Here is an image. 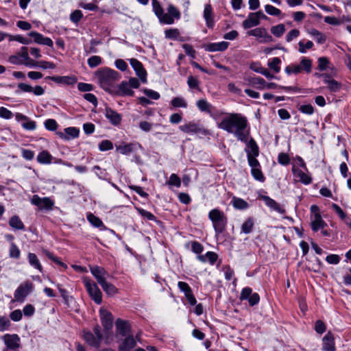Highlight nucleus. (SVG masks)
I'll return each instance as SVG.
<instances>
[{
	"instance_id": "864d4df0",
	"label": "nucleus",
	"mask_w": 351,
	"mask_h": 351,
	"mask_svg": "<svg viewBox=\"0 0 351 351\" xmlns=\"http://www.w3.org/2000/svg\"><path fill=\"white\" fill-rule=\"evenodd\" d=\"M113 148V144L110 141L104 140L99 145V149L100 151H108Z\"/></svg>"
},
{
	"instance_id": "3c124183",
	"label": "nucleus",
	"mask_w": 351,
	"mask_h": 351,
	"mask_svg": "<svg viewBox=\"0 0 351 351\" xmlns=\"http://www.w3.org/2000/svg\"><path fill=\"white\" fill-rule=\"evenodd\" d=\"M161 23L165 24H173L174 23V19L168 12L162 13V15L158 17Z\"/></svg>"
},
{
	"instance_id": "423d86ee",
	"label": "nucleus",
	"mask_w": 351,
	"mask_h": 351,
	"mask_svg": "<svg viewBox=\"0 0 351 351\" xmlns=\"http://www.w3.org/2000/svg\"><path fill=\"white\" fill-rule=\"evenodd\" d=\"M84 283L91 298L95 303L100 304L102 301V293L97 285L87 278L84 279Z\"/></svg>"
},
{
	"instance_id": "f257e3e1",
	"label": "nucleus",
	"mask_w": 351,
	"mask_h": 351,
	"mask_svg": "<svg viewBox=\"0 0 351 351\" xmlns=\"http://www.w3.org/2000/svg\"><path fill=\"white\" fill-rule=\"evenodd\" d=\"M218 127L228 133H232L237 138L247 143L250 132L246 130L247 120L245 117L239 113H231L223 118Z\"/></svg>"
},
{
	"instance_id": "58836bf2",
	"label": "nucleus",
	"mask_w": 351,
	"mask_h": 351,
	"mask_svg": "<svg viewBox=\"0 0 351 351\" xmlns=\"http://www.w3.org/2000/svg\"><path fill=\"white\" fill-rule=\"evenodd\" d=\"M187 84L191 89H199V81L197 77L191 75L188 77Z\"/></svg>"
},
{
	"instance_id": "20e7f679",
	"label": "nucleus",
	"mask_w": 351,
	"mask_h": 351,
	"mask_svg": "<svg viewBox=\"0 0 351 351\" xmlns=\"http://www.w3.org/2000/svg\"><path fill=\"white\" fill-rule=\"evenodd\" d=\"M82 337L90 346L98 348L102 340L99 326L98 325L95 326L93 328V332L84 330Z\"/></svg>"
},
{
	"instance_id": "393cba45",
	"label": "nucleus",
	"mask_w": 351,
	"mask_h": 351,
	"mask_svg": "<svg viewBox=\"0 0 351 351\" xmlns=\"http://www.w3.org/2000/svg\"><path fill=\"white\" fill-rule=\"evenodd\" d=\"M326 223L322 219L319 215H315L314 220L311 222V228L314 232L323 229L326 226Z\"/></svg>"
},
{
	"instance_id": "a19ab883",
	"label": "nucleus",
	"mask_w": 351,
	"mask_h": 351,
	"mask_svg": "<svg viewBox=\"0 0 351 351\" xmlns=\"http://www.w3.org/2000/svg\"><path fill=\"white\" fill-rule=\"evenodd\" d=\"M171 105L175 108H186L187 107V103L186 101L180 97H174L171 101Z\"/></svg>"
},
{
	"instance_id": "0eeeda50",
	"label": "nucleus",
	"mask_w": 351,
	"mask_h": 351,
	"mask_svg": "<svg viewBox=\"0 0 351 351\" xmlns=\"http://www.w3.org/2000/svg\"><path fill=\"white\" fill-rule=\"evenodd\" d=\"M31 203L38 206L40 209L45 208L47 210L52 209L54 204L53 202L49 197L41 198L37 195L32 196Z\"/></svg>"
},
{
	"instance_id": "b1692460",
	"label": "nucleus",
	"mask_w": 351,
	"mask_h": 351,
	"mask_svg": "<svg viewBox=\"0 0 351 351\" xmlns=\"http://www.w3.org/2000/svg\"><path fill=\"white\" fill-rule=\"evenodd\" d=\"M136 345V341L132 336H129L125 339L123 343L119 347V351H130Z\"/></svg>"
},
{
	"instance_id": "69168bd1",
	"label": "nucleus",
	"mask_w": 351,
	"mask_h": 351,
	"mask_svg": "<svg viewBox=\"0 0 351 351\" xmlns=\"http://www.w3.org/2000/svg\"><path fill=\"white\" fill-rule=\"evenodd\" d=\"M299 110L304 114H312L314 112V108L311 104H305L300 106Z\"/></svg>"
},
{
	"instance_id": "2eb2a0df",
	"label": "nucleus",
	"mask_w": 351,
	"mask_h": 351,
	"mask_svg": "<svg viewBox=\"0 0 351 351\" xmlns=\"http://www.w3.org/2000/svg\"><path fill=\"white\" fill-rule=\"evenodd\" d=\"M90 270L99 285L106 280L105 276L107 272L104 268L99 266H91Z\"/></svg>"
},
{
	"instance_id": "e433bc0d",
	"label": "nucleus",
	"mask_w": 351,
	"mask_h": 351,
	"mask_svg": "<svg viewBox=\"0 0 351 351\" xmlns=\"http://www.w3.org/2000/svg\"><path fill=\"white\" fill-rule=\"evenodd\" d=\"M87 219L93 226L96 228L104 226L102 221L92 213H88L87 215Z\"/></svg>"
},
{
	"instance_id": "4be33fe9",
	"label": "nucleus",
	"mask_w": 351,
	"mask_h": 351,
	"mask_svg": "<svg viewBox=\"0 0 351 351\" xmlns=\"http://www.w3.org/2000/svg\"><path fill=\"white\" fill-rule=\"evenodd\" d=\"M248 84L258 89L265 88L266 81L259 77H250L246 79Z\"/></svg>"
},
{
	"instance_id": "bf43d9fd",
	"label": "nucleus",
	"mask_w": 351,
	"mask_h": 351,
	"mask_svg": "<svg viewBox=\"0 0 351 351\" xmlns=\"http://www.w3.org/2000/svg\"><path fill=\"white\" fill-rule=\"evenodd\" d=\"M298 45H299V51L302 53H306V49H310L313 47V43L311 40H308L305 44L303 42L300 41L298 43Z\"/></svg>"
},
{
	"instance_id": "9d476101",
	"label": "nucleus",
	"mask_w": 351,
	"mask_h": 351,
	"mask_svg": "<svg viewBox=\"0 0 351 351\" xmlns=\"http://www.w3.org/2000/svg\"><path fill=\"white\" fill-rule=\"evenodd\" d=\"M99 313L101 324L105 330H109L112 329L113 326V316L112 313L106 309H100Z\"/></svg>"
},
{
	"instance_id": "de8ad7c7",
	"label": "nucleus",
	"mask_w": 351,
	"mask_h": 351,
	"mask_svg": "<svg viewBox=\"0 0 351 351\" xmlns=\"http://www.w3.org/2000/svg\"><path fill=\"white\" fill-rule=\"evenodd\" d=\"M44 253L49 259H51L52 261H53L56 264L64 267L65 269L67 268V266L66 264L62 263L58 257L53 256V254L52 253H51L50 252H49L47 250H45Z\"/></svg>"
},
{
	"instance_id": "ea45409f",
	"label": "nucleus",
	"mask_w": 351,
	"mask_h": 351,
	"mask_svg": "<svg viewBox=\"0 0 351 351\" xmlns=\"http://www.w3.org/2000/svg\"><path fill=\"white\" fill-rule=\"evenodd\" d=\"M309 33L315 38L318 43L322 44L326 41V36L318 30L313 29Z\"/></svg>"
},
{
	"instance_id": "6ab92c4d",
	"label": "nucleus",
	"mask_w": 351,
	"mask_h": 351,
	"mask_svg": "<svg viewBox=\"0 0 351 351\" xmlns=\"http://www.w3.org/2000/svg\"><path fill=\"white\" fill-rule=\"evenodd\" d=\"M204 18L206 21L207 27L208 28H212L214 26L215 21L213 19V12L211 5H205L204 10Z\"/></svg>"
},
{
	"instance_id": "603ef678",
	"label": "nucleus",
	"mask_w": 351,
	"mask_h": 351,
	"mask_svg": "<svg viewBox=\"0 0 351 351\" xmlns=\"http://www.w3.org/2000/svg\"><path fill=\"white\" fill-rule=\"evenodd\" d=\"M165 37L169 39H176L180 35L178 29H169L165 32Z\"/></svg>"
},
{
	"instance_id": "a18cd8bd",
	"label": "nucleus",
	"mask_w": 351,
	"mask_h": 351,
	"mask_svg": "<svg viewBox=\"0 0 351 351\" xmlns=\"http://www.w3.org/2000/svg\"><path fill=\"white\" fill-rule=\"evenodd\" d=\"M45 127L49 131H55L58 128V123L55 119H48L45 121Z\"/></svg>"
},
{
	"instance_id": "7ed1b4c3",
	"label": "nucleus",
	"mask_w": 351,
	"mask_h": 351,
	"mask_svg": "<svg viewBox=\"0 0 351 351\" xmlns=\"http://www.w3.org/2000/svg\"><path fill=\"white\" fill-rule=\"evenodd\" d=\"M208 218L212 221L214 230L217 234L225 230L228 219L223 211L218 208L213 209L208 213Z\"/></svg>"
},
{
	"instance_id": "bb28decb",
	"label": "nucleus",
	"mask_w": 351,
	"mask_h": 351,
	"mask_svg": "<svg viewBox=\"0 0 351 351\" xmlns=\"http://www.w3.org/2000/svg\"><path fill=\"white\" fill-rule=\"evenodd\" d=\"M293 174L300 178V180L305 184H309L311 183L312 182V179L311 178L308 176L306 173H305L304 172H303L302 170L300 169H295V168H293Z\"/></svg>"
},
{
	"instance_id": "6e6552de",
	"label": "nucleus",
	"mask_w": 351,
	"mask_h": 351,
	"mask_svg": "<svg viewBox=\"0 0 351 351\" xmlns=\"http://www.w3.org/2000/svg\"><path fill=\"white\" fill-rule=\"evenodd\" d=\"M180 130L184 133L187 134H198L205 133V130L203 126L199 123L195 122H189L179 127Z\"/></svg>"
},
{
	"instance_id": "f03ea898",
	"label": "nucleus",
	"mask_w": 351,
	"mask_h": 351,
	"mask_svg": "<svg viewBox=\"0 0 351 351\" xmlns=\"http://www.w3.org/2000/svg\"><path fill=\"white\" fill-rule=\"evenodd\" d=\"M95 75L100 86L104 90L110 94L114 91V84L120 78L117 71L109 68H104L99 69Z\"/></svg>"
},
{
	"instance_id": "39448f33",
	"label": "nucleus",
	"mask_w": 351,
	"mask_h": 351,
	"mask_svg": "<svg viewBox=\"0 0 351 351\" xmlns=\"http://www.w3.org/2000/svg\"><path fill=\"white\" fill-rule=\"evenodd\" d=\"M34 285L29 280L21 284L14 292V300L19 302H23L27 295L32 292Z\"/></svg>"
},
{
	"instance_id": "49530a36",
	"label": "nucleus",
	"mask_w": 351,
	"mask_h": 351,
	"mask_svg": "<svg viewBox=\"0 0 351 351\" xmlns=\"http://www.w3.org/2000/svg\"><path fill=\"white\" fill-rule=\"evenodd\" d=\"M21 252L16 245L12 243L10 245L9 255L11 258H19L20 257Z\"/></svg>"
},
{
	"instance_id": "473e14b6",
	"label": "nucleus",
	"mask_w": 351,
	"mask_h": 351,
	"mask_svg": "<svg viewBox=\"0 0 351 351\" xmlns=\"http://www.w3.org/2000/svg\"><path fill=\"white\" fill-rule=\"evenodd\" d=\"M117 150L122 154L128 155L134 150V145L132 143L122 144L117 146Z\"/></svg>"
},
{
	"instance_id": "4468645a",
	"label": "nucleus",
	"mask_w": 351,
	"mask_h": 351,
	"mask_svg": "<svg viewBox=\"0 0 351 351\" xmlns=\"http://www.w3.org/2000/svg\"><path fill=\"white\" fill-rule=\"evenodd\" d=\"M322 350L324 351H335V339L333 335L328 332L322 339Z\"/></svg>"
},
{
	"instance_id": "5701e85b",
	"label": "nucleus",
	"mask_w": 351,
	"mask_h": 351,
	"mask_svg": "<svg viewBox=\"0 0 351 351\" xmlns=\"http://www.w3.org/2000/svg\"><path fill=\"white\" fill-rule=\"evenodd\" d=\"M48 78L56 83L64 84H73L77 82L76 78L72 76H51Z\"/></svg>"
},
{
	"instance_id": "680f3d73",
	"label": "nucleus",
	"mask_w": 351,
	"mask_h": 351,
	"mask_svg": "<svg viewBox=\"0 0 351 351\" xmlns=\"http://www.w3.org/2000/svg\"><path fill=\"white\" fill-rule=\"evenodd\" d=\"M167 11L173 19H179L180 18L181 14L174 5H169L167 8Z\"/></svg>"
},
{
	"instance_id": "aec40b11",
	"label": "nucleus",
	"mask_w": 351,
	"mask_h": 351,
	"mask_svg": "<svg viewBox=\"0 0 351 351\" xmlns=\"http://www.w3.org/2000/svg\"><path fill=\"white\" fill-rule=\"evenodd\" d=\"M115 324L118 333L122 336H126L130 328L129 322L117 319Z\"/></svg>"
},
{
	"instance_id": "f704fd0d",
	"label": "nucleus",
	"mask_w": 351,
	"mask_h": 351,
	"mask_svg": "<svg viewBox=\"0 0 351 351\" xmlns=\"http://www.w3.org/2000/svg\"><path fill=\"white\" fill-rule=\"evenodd\" d=\"M254 225L253 218L249 217L241 226V231L245 234H249L252 231Z\"/></svg>"
},
{
	"instance_id": "c9c22d12",
	"label": "nucleus",
	"mask_w": 351,
	"mask_h": 351,
	"mask_svg": "<svg viewBox=\"0 0 351 351\" xmlns=\"http://www.w3.org/2000/svg\"><path fill=\"white\" fill-rule=\"evenodd\" d=\"M280 63L281 60L279 58H273L268 61L267 65L271 69L274 70L275 73H278L280 71Z\"/></svg>"
},
{
	"instance_id": "dca6fc26",
	"label": "nucleus",
	"mask_w": 351,
	"mask_h": 351,
	"mask_svg": "<svg viewBox=\"0 0 351 351\" xmlns=\"http://www.w3.org/2000/svg\"><path fill=\"white\" fill-rule=\"evenodd\" d=\"M105 115L110 122L114 125H117L121 123V116L110 108H106Z\"/></svg>"
},
{
	"instance_id": "a211bd4d",
	"label": "nucleus",
	"mask_w": 351,
	"mask_h": 351,
	"mask_svg": "<svg viewBox=\"0 0 351 351\" xmlns=\"http://www.w3.org/2000/svg\"><path fill=\"white\" fill-rule=\"evenodd\" d=\"M324 78V82L328 84V88L331 92H337L341 88V84L336 80L331 79L327 74L322 73L319 75Z\"/></svg>"
},
{
	"instance_id": "c85d7f7f",
	"label": "nucleus",
	"mask_w": 351,
	"mask_h": 351,
	"mask_svg": "<svg viewBox=\"0 0 351 351\" xmlns=\"http://www.w3.org/2000/svg\"><path fill=\"white\" fill-rule=\"evenodd\" d=\"M9 225L15 230H25V226L19 216L14 215L10 219Z\"/></svg>"
},
{
	"instance_id": "ddd939ff",
	"label": "nucleus",
	"mask_w": 351,
	"mask_h": 351,
	"mask_svg": "<svg viewBox=\"0 0 351 351\" xmlns=\"http://www.w3.org/2000/svg\"><path fill=\"white\" fill-rule=\"evenodd\" d=\"M28 35L33 38L34 42L38 44L53 47V43L50 38L44 37L41 34L37 32H31Z\"/></svg>"
},
{
	"instance_id": "0e129e2a",
	"label": "nucleus",
	"mask_w": 351,
	"mask_h": 351,
	"mask_svg": "<svg viewBox=\"0 0 351 351\" xmlns=\"http://www.w3.org/2000/svg\"><path fill=\"white\" fill-rule=\"evenodd\" d=\"M36 66L42 68L43 69H53L56 67L55 64L47 61H38L36 62Z\"/></svg>"
},
{
	"instance_id": "c03bdc74",
	"label": "nucleus",
	"mask_w": 351,
	"mask_h": 351,
	"mask_svg": "<svg viewBox=\"0 0 351 351\" xmlns=\"http://www.w3.org/2000/svg\"><path fill=\"white\" fill-rule=\"evenodd\" d=\"M251 173H252V176L256 180H258L260 182L265 181V177L263 176L261 170L259 169V167H256V168L252 169Z\"/></svg>"
},
{
	"instance_id": "4c0bfd02",
	"label": "nucleus",
	"mask_w": 351,
	"mask_h": 351,
	"mask_svg": "<svg viewBox=\"0 0 351 351\" xmlns=\"http://www.w3.org/2000/svg\"><path fill=\"white\" fill-rule=\"evenodd\" d=\"M271 32L276 37H281L285 32V26L284 24H279L276 26H273L271 28Z\"/></svg>"
},
{
	"instance_id": "a878e982",
	"label": "nucleus",
	"mask_w": 351,
	"mask_h": 351,
	"mask_svg": "<svg viewBox=\"0 0 351 351\" xmlns=\"http://www.w3.org/2000/svg\"><path fill=\"white\" fill-rule=\"evenodd\" d=\"M247 143H248V149L245 150L247 152V156L248 154L251 155V156H258L259 154V149L256 141L253 138H251L250 141H247Z\"/></svg>"
},
{
	"instance_id": "9b49d317",
	"label": "nucleus",
	"mask_w": 351,
	"mask_h": 351,
	"mask_svg": "<svg viewBox=\"0 0 351 351\" xmlns=\"http://www.w3.org/2000/svg\"><path fill=\"white\" fill-rule=\"evenodd\" d=\"M130 63L132 68L136 71V75L139 77L143 82H146L147 72L143 68L142 63L137 59L131 58L130 59Z\"/></svg>"
},
{
	"instance_id": "1a4fd4ad",
	"label": "nucleus",
	"mask_w": 351,
	"mask_h": 351,
	"mask_svg": "<svg viewBox=\"0 0 351 351\" xmlns=\"http://www.w3.org/2000/svg\"><path fill=\"white\" fill-rule=\"evenodd\" d=\"M3 339L7 348L10 350H16L20 348L21 339L16 334H5Z\"/></svg>"
},
{
	"instance_id": "6e6d98bb",
	"label": "nucleus",
	"mask_w": 351,
	"mask_h": 351,
	"mask_svg": "<svg viewBox=\"0 0 351 351\" xmlns=\"http://www.w3.org/2000/svg\"><path fill=\"white\" fill-rule=\"evenodd\" d=\"M83 14L81 10H76L70 15V19L72 22L77 23L82 18Z\"/></svg>"
},
{
	"instance_id": "5fc2aeb1",
	"label": "nucleus",
	"mask_w": 351,
	"mask_h": 351,
	"mask_svg": "<svg viewBox=\"0 0 351 351\" xmlns=\"http://www.w3.org/2000/svg\"><path fill=\"white\" fill-rule=\"evenodd\" d=\"M10 322L8 318L0 316V331L8 330L10 326Z\"/></svg>"
},
{
	"instance_id": "37998d69",
	"label": "nucleus",
	"mask_w": 351,
	"mask_h": 351,
	"mask_svg": "<svg viewBox=\"0 0 351 351\" xmlns=\"http://www.w3.org/2000/svg\"><path fill=\"white\" fill-rule=\"evenodd\" d=\"M152 7L154 12L158 18L162 15L164 10L158 0H152Z\"/></svg>"
},
{
	"instance_id": "72a5a7b5",
	"label": "nucleus",
	"mask_w": 351,
	"mask_h": 351,
	"mask_svg": "<svg viewBox=\"0 0 351 351\" xmlns=\"http://www.w3.org/2000/svg\"><path fill=\"white\" fill-rule=\"evenodd\" d=\"M103 290L109 295H113L117 293V289L111 283L106 280L100 285Z\"/></svg>"
},
{
	"instance_id": "4d7b16f0",
	"label": "nucleus",
	"mask_w": 351,
	"mask_h": 351,
	"mask_svg": "<svg viewBox=\"0 0 351 351\" xmlns=\"http://www.w3.org/2000/svg\"><path fill=\"white\" fill-rule=\"evenodd\" d=\"M101 62V58L97 56H91L88 60V64L90 67L94 68L100 64Z\"/></svg>"
},
{
	"instance_id": "e2e57ef3",
	"label": "nucleus",
	"mask_w": 351,
	"mask_h": 351,
	"mask_svg": "<svg viewBox=\"0 0 351 351\" xmlns=\"http://www.w3.org/2000/svg\"><path fill=\"white\" fill-rule=\"evenodd\" d=\"M143 91L146 95V96L150 99L157 100L160 98V94L155 90L144 88Z\"/></svg>"
},
{
	"instance_id": "f8f14e48",
	"label": "nucleus",
	"mask_w": 351,
	"mask_h": 351,
	"mask_svg": "<svg viewBox=\"0 0 351 351\" xmlns=\"http://www.w3.org/2000/svg\"><path fill=\"white\" fill-rule=\"evenodd\" d=\"M134 92L131 89L128 82H122L118 87H114V91L111 94L119 96H133Z\"/></svg>"
},
{
	"instance_id": "8fccbe9b",
	"label": "nucleus",
	"mask_w": 351,
	"mask_h": 351,
	"mask_svg": "<svg viewBox=\"0 0 351 351\" xmlns=\"http://www.w3.org/2000/svg\"><path fill=\"white\" fill-rule=\"evenodd\" d=\"M265 12L271 16H279L281 14V11L278 9L275 8L273 5H266L265 7Z\"/></svg>"
},
{
	"instance_id": "79ce46f5",
	"label": "nucleus",
	"mask_w": 351,
	"mask_h": 351,
	"mask_svg": "<svg viewBox=\"0 0 351 351\" xmlns=\"http://www.w3.org/2000/svg\"><path fill=\"white\" fill-rule=\"evenodd\" d=\"M302 71V66L298 64H291L285 68V72L287 74L290 75L291 73L298 74Z\"/></svg>"
},
{
	"instance_id": "f3484780",
	"label": "nucleus",
	"mask_w": 351,
	"mask_h": 351,
	"mask_svg": "<svg viewBox=\"0 0 351 351\" xmlns=\"http://www.w3.org/2000/svg\"><path fill=\"white\" fill-rule=\"evenodd\" d=\"M261 199L264 201L265 204L271 209L281 214H284L285 213V210L281 207L278 203L269 196L263 195L261 196Z\"/></svg>"
},
{
	"instance_id": "052dcab7",
	"label": "nucleus",
	"mask_w": 351,
	"mask_h": 351,
	"mask_svg": "<svg viewBox=\"0 0 351 351\" xmlns=\"http://www.w3.org/2000/svg\"><path fill=\"white\" fill-rule=\"evenodd\" d=\"M301 65L302 69L303 68L306 73H310L311 71L312 61L310 59L303 58L301 60Z\"/></svg>"
},
{
	"instance_id": "09e8293b",
	"label": "nucleus",
	"mask_w": 351,
	"mask_h": 351,
	"mask_svg": "<svg viewBox=\"0 0 351 351\" xmlns=\"http://www.w3.org/2000/svg\"><path fill=\"white\" fill-rule=\"evenodd\" d=\"M167 184L171 186H175L177 187H180L181 185V180L180 178L175 173H173L170 176L169 180L167 182Z\"/></svg>"
},
{
	"instance_id": "2f4dec72",
	"label": "nucleus",
	"mask_w": 351,
	"mask_h": 351,
	"mask_svg": "<svg viewBox=\"0 0 351 351\" xmlns=\"http://www.w3.org/2000/svg\"><path fill=\"white\" fill-rule=\"evenodd\" d=\"M233 206L237 209L245 210L249 207L248 203L244 199L234 197L232 199Z\"/></svg>"
},
{
	"instance_id": "338daca9",
	"label": "nucleus",
	"mask_w": 351,
	"mask_h": 351,
	"mask_svg": "<svg viewBox=\"0 0 351 351\" xmlns=\"http://www.w3.org/2000/svg\"><path fill=\"white\" fill-rule=\"evenodd\" d=\"M329 64V60L326 57H321L318 59V69L320 71H324L326 69Z\"/></svg>"
},
{
	"instance_id": "412c9836",
	"label": "nucleus",
	"mask_w": 351,
	"mask_h": 351,
	"mask_svg": "<svg viewBox=\"0 0 351 351\" xmlns=\"http://www.w3.org/2000/svg\"><path fill=\"white\" fill-rule=\"evenodd\" d=\"M256 14H255V12H251L249 14L247 19L243 22V27L245 29H249L259 25L260 21Z\"/></svg>"
},
{
	"instance_id": "c756f323",
	"label": "nucleus",
	"mask_w": 351,
	"mask_h": 351,
	"mask_svg": "<svg viewBox=\"0 0 351 351\" xmlns=\"http://www.w3.org/2000/svg\"><path fill=\"white\" fill-rule=\"evenodd\" d=\"M196 105L200 111L206 112L211 114L213 106L206 99H202L198 100Z\"/></svg>"
},
{
	"instance_id": "13d9d810",
	"label": "nucleus",
	"mask_w": 351,
	"mask_h": 351,
	"mask_svg": "<svg viewBox=\"0 0 351 351\" xmlns=\"http://www.w3.org/2000/svg\"><path fill=\"white\" fill-rule=\"evenodd\" d=\"M252 295V289L250 287H245L241 291L239 299L241 300H247Z\"/></svg>"
},
{
	"instance_id": "774afa93",
	"label": "nucleus",
	"mask_w": 351,
	"mask_h": 351,
	"mask_svg": "<svg viewBox=\"0 0 351 351\" xmlns=\"http://www.w3.org/2000/svg\"><path fill=\"white\" fill-rule=\"evenodd\" d=\"M278 161L282 165H287L290 162V158L287 154L280 153L278 154Z\"/></svg>"
},
{
	"instance_id": "cd10ccee",
	"label": "nucleus",
	"mask_w": 351,
	"mask_h": 351,
	"mask_svg": "<svg viewBox=\"0 0 351 351\" xmlns=\"http://www.w3.org/2000/svg\"><path fill=\"white\" fill-rule=\"evenodd\" d=\"M28 261L31 266L38 269L39 271H43V267L39 261L38 258L34 253H29L27 255Z\"/></svg>"
},
{
	"instance_id": "7c9ffc66",
	"label": "nucleus",
	"mask_w": 351,
	"mask_h": 351,
	"mask_svg": "<svg viewBox=\"0 0 351 351\" xmlns=\"http://www.w3.org/2000/svg\"><path fill=\"white\" fill-rule=\"evenodd\" d=\"M52 156L47 151H42L37 156V160L42 164H50Z\"/></svg>"
}]
</instances>
